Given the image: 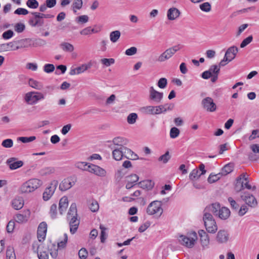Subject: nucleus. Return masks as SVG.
Masks as SVG:
<instances>
[{
	"instance_id": "nucleus-62",
	"label": "nucleus",
	"mask_w": 259,
	"mask_h": 259,
	"mask_svg": "<svg viewBox=\"0 0 259 259\" xmlns=\"http://www.w3.org/2000/svg\"><path fill=\"white\" fill-rule=\"evenodd\" d=\"M95 32V29L91 27H88L80 31V33L81 35H87Z\"/></svg>"
},
{
	"instance_id": "nucleus-56",
	"label": "nucleus",
	"mask_w": 259,
	"mask_h": 259,
	"mask_svg": "<svg viewBox=\"0 0 259 259\" xmlns=\"http://www.w3.org/2000/svg\"><path fill=\"white\" fill-rule=\"evenodd\" d=\"M220 174L217 175L210 174L207 179L208 182L211 184L218 181L220 177L219 176Z\"/></svg>"
},
{
	"instance_id": "nucleus-39",
	"label": "nucleus",
	"mask_w": 259,
	"mask_h": 259,
	"mask_svg": "<svg viewBox=\"0 0 259 259\" xmlns=\"http://www.w3.org/2000/svg\"><path fill=\"white\" fill-rule=\"evenodd\" d=\"M60 47L65 52H72L74 50L73 46L68 42H62L60 44Z\"/></svg>"
},
{
	"instance_id": "nucleus-44",
	"label": "nucleus",
	"mask_w": 259,
	"mask_h": 259,
	"mask_svg": "<svg viewBox=\"0 0 259 259\" xmlns=\"http://www.w3.org/2000/svg\"><path fill=\"white\" fill-rule=\"evenodd\" d=\"M83 2L82 0H74L72 4L73 12L75 13V9L80 10L82 7Z\"/></svg>"
},
{
	"instance_id": "nucleus-51",
	"label": "nucleus",
	"mask_w": 259,
	"mask_h": 259,
	"mask_svg": "<svg viewBox=\"0 0 259 259\" xmlns=\"http://www.w3.org/2000/svg\"><path fill=\"white\" fill-rule=\"evenodd\" d=\"M180 134V130L176 127H173L170 130V137L171 138L175 139L179 136Z\"/></svg>"
},
{
	"instance_id": "nucleus-28",
	"label": "nucleus",
	"mask_w": 259,
	"mask_h": 259,
	"mask_svg": "<svg viewBox=\"0 0 259 259\" xmlns=\"http://www.w3.org/2000/svg\"><path fill=\"white\" fill-rule=\"evenodd\" d=\"M33 17L29 20V24L32 27L41 26L44 25V22L40 18H36L35 14H32Z\"/></svg>"
},
{
	"instance_id": "nucleus-63",
	"label": "nucleus",
	"mask_w": 259,
	"mask_h": 259,
	"mask_svg": "<svg viewBox=\"0 0 259 259\" xmlns=\"http://www.w3.org/2000/svg\"><path fill=\"white\" fill-rule=\"evenodd\" d=\"M150 225L151 223L149 221L146 222L144 224L140 226L138 229L139 232L140 233L144 232L150 226Z\"/></svg>"
},
{
	"instance_id": "nucleus-13",
	"label": "nucleus",
	"mask_w": 259,
	"mask_h": 259,
	"mask_svg": "<svg viewBox=\"0 0 259 259\" xmlns=\"http://www.w3.org/2000/svg\"><path fill=\"white\" fill-rule=\"evenodd\" d=\"M67 218L69 222L70 231L71 233L74 234L78 229L79 221L77 220V216L72 215L67 217Z\"/></svg>"
},
{
	"instance_id": "nucleus-41",
	"label": "nucleus",
	"mask_w": 259,
	"mask_h": 259,
	"mask_svg": "<svg viewBox=\"0 0 259 259\" xmlns=\"http://www.w3.org/2000/svg\"><path fill=\"white\" fill-rule=\"evenodd\" d=\"M77 216L76 205L75 203L71 204L67 217Z\"/></svg>"
},
{
	"instance_id": "nucleus-27",
	"label": "nucleus",
	"mask_w": 259,
	"mask_h": 259,
	"mask_svg": "<svg viewBox=\"0 0 259 259\" xmlns=\"http://www.w3.org/2000/svg\"><path fill=\"white\" fill-rule=\"evenodd\" d=\"M154 182L152 180H147L141 181L138 183L139 186L144 189L151 190L154 186Z\"/></svg>"
},
{
	"instance_id": "nucleus-2",
	"label": "nucleus",
	"mask_w": 259,
	"mask_h": 259,
	"mask_svg": "<svg viewBox=\"0 0 259 259\" xmlns=\"http://www.w3.org/2000/svg\"><path fill=\"white\" fill-rule=\"evenodd\" d=\"M146 212L149 215L155 214L160 217L163 213L161 202L159 201H152L148 205Z\"/></svg>"
},
{
	"instance_id": "nucleus-46",
	"label": "nucleus",
	"mask_w": 259,
	"mask_h": 259,
	"mask_svg": "<svg viewBox=\"0 0 259 259\" xmlns=\"http://www.w3.org/2000/svg\"><path fill=\"white\" fill-rule=\"evenodd\" d=\"M141 111L147 114H153L154 115V107L153 106H147L143 107L141 108Z\"/></svg>"
},
{
	"instance_id": "nucleus-58",
	"label": "nucleus",
	"mask_w": 259,
	"mask_h": 259,
	"mask_svg": "<svg viewBox=\"0 0 259 259\" xmlns=\"http://www.w3.org/2000/svg\"><path fill=\"white\" fill-rule=\"evenodd\" d=\"M200 8L202 11L208 12L211 10V6L208 2H205L200 5Z\"/></svg>"
},
{
	"instance_id": "nucleus-33",
	"label": "nucleus",
	"mask_w": 259,
	"mask_h": 259,
	"mask_svg": "<svg viewBox=\"0 0 259 259\" xmlns=\"http://www.w3.org/2000/svg\"><path fill=\"white\" fill-rule=\"evenodd\" d=\"M27 181L33 191L39 188L42 184V181L37 179H31Z\"/></svg>"
},
{
	"instance_id": "nucleus-57",
	"label": "nucleus",
	"mask_w": 259,
	"mask_h": 259,
	"mask_svg": "<svg viewBox=\"0 0 259 259\" xmlns=\"http://www.w3.org/2000/svg\"><path fill=\"white\" fill-rule=\"evenodd\" d=\"M253 39V37L252 35H249L246 38H245L241 43L240 44V47L241 48H243L245 47H246L247 45H248L249 44H250Z\"/></svg>"
},
{
	"instance_id": "nucleus-14",
	"label": "nucleus",
	"mask_w": 259,
	"mask_h": 259,
	"mask_svg": "<svg viewBox=\"0 0 259 259\" xmlns=\"http://www.w3.org/2000/svg\"><path fill=\"white\" fill-rule=\"evenodd\" d=\"M241 197L242 199L244 200L249 206L254 207L257 204L256 199L252 195H250L248 193H244L243 195L241 196Z\"/></svg>"
},
{
	"instance_id": "nucleus-4",
	"label": "nucleus",
	"mask_w": 259,
	"mask_h": 259,
	"mask_svg": "<svg viewBox=\"0 0 259 259\" xmlns=\"http://www.w3.org/2000/svg\"><path fill=\"white\" fill-rule=\"evenodd\" d=\"M45 99V96L40 92H29L24 96V100L27 104L34 105L39 101Z\"/></svg>"
},
{
	"instance_id": "nucleus-3",
	"label": "nucleus",
	"mask_w": 259,
	"mask_h": 259,
	"mask_svg": "<svg viewBox=\"0 0 259 259\" xmlns=\"http://www.w3.org/2000/svg\"><path fill=\"white\" fill-rule=\"evenodd\" d=\"M182 48V46L178 44L169 48L162 53L158 58L157 61L160 62H164L170 58L177 52Z\"/></svg>"
},
{
	"instance_id": "nucleus-26",
	"label": "nucleus",
	"mask_w": 259,
	"mask_h": 259,
	"mask_svg": "<svg viewBox=\"0 0 259 259\" xmlns=\"http://www.w3.org/2000/svg\"><path fill=\"white\" fill-rule=\"evenodd\" d=\"M230 215V211L227 207H221L217 216L222 220H226Z\"/></svg>"
},
{
	"instance_id": "nucleus-5",
	"label": "nucleus",
	"mask_w": 259,
	"mask_h": 259,
	"mask_svg": "<svg viewBox=\"0 0 259 259\" xmlns=\"http://www.w3.org/2000/svg\"><path fill=\"white\" fill-rule=\"evenodd\" d=\"M191 237H188L183 235H180L179 240L181 244L188 248L193 247L197 239V235L195 232H193L191 234Z\"/></svg>"
},
{
	"instance_id": "nucleus-61",
	"label": "nucleus",
	"mask_w": 259,
	"mask_h": 259,
	"mask_svg": "<svg viewBox=\"0 0 259 259\" xmlns=\"http://www.w3.org/2000/svg\"><path fill=\"white\" fill-rule=\"evenodd\" d=\"M2 145L5 148H11L13 145V141L10 139H6L2 142Z\"/></svg>"
},
{
	"instance_id": "nucleus-30",
	"label": "nucleus",
	"mask_w": 259,
	"mask_h": 259,
	"mask_svg": "<svg viewBox=\"0 0 259 259\" xmlns=\"http://www.w3.org/2000/svg\"><path fill=\"white\" fill-rule=\"evenodd\" d=\"M91 164L86 162L77 161L74 164L76 168L83 171H89V168H91Z\"/></svg>"
},
{
	"instance_id": "nucleus-48",
	"label": "nucleus",
	"mask_w": 259,
	"mask_h": 259,
	"mask_svg": "<svg viewBox=\"0 0 259 259\" xmlns=\"http://www.w3.org/2000/svg\"><path fill=\"white\" fill-rule=\"evenodd\" d=\"M36 139V137L31 136L29 137H21L18 138V140L22 142L23 143L31 142Z\"/></svg>"
},
{
	"instance_id": "nucleus-36",
	"label": "nucleus",
	"mask_w": 259,
	"mask_h": 259,
	"mask_svg": "<svg viewBox=\"0 0 259 259\" xmlns=\"http://www.w3.org/2000/svg\"><path fill=\"white\" fill-rule=\"evenodd\" d=\"M234 166L232 163H229L226 164L222 169L221 174L222 175H227L233 170Z\"/></svg>"
},
{
	"instance_id": "nucleus-31",
	"label": "nucleus",
	"mask_w": 259,
	"mask_h": 259,
	"mask_svg": "<svg viewBox=\"0 0 259 259\" xmlns=\"http://www.w3.org/2000/svg\"><path fill=\"white\" fill-rule=\"evenodd\" d=\"M15 41L0 45L1 49L4 51H16Z\"/></svg>"
},
{
	"instance_id": "nucleus-49",
	"label": "nucleus",
	"mask_w": 259,
	"mask_h": 259,
	"mask_svg": "<svg viewBox=\"0 0 259 259\" xmlns=\"http://www.w3.org/2000/svg\"><path fill=\"white\" fill-rule=\"evenodd\" d=\"M89 208L92 212H96L99 210V206L98 202L96 200H92L90 204Z\"/></svg>"
},
{
	"instance_id": "nucleus-22",
	"label": "nucleus",
	"mask_w": 259,
	"mask_h": 259,
	"mask_svg": "<svg viewBox=\"0 0 259 259\" xmlns=\"http://www.w3.org/2000/svg\"><path fill=\"white\" fill-rule=\"evenodd\" d=\"M124 157L127 159L131 160H136L138 159V156L135 154L130 149L126 147H122Z\"/></svg>"
},
{
	"instance_id": "nucleus-10",
	"label": "nucleus",
	"mask_w": 259,
	"mask_h": 259,
	"mask_svg": "<svg viewBox=\"0 0 259 259\" xmlns=\"http://www.w3.org/2000/svg\"><path fill=\"white\" fill-rule=\"evenodd\" d=\"M149 99L156 103H160L163 96V93L159 92L156 91L153 87L150 88L149 90Z\"/></svg>"
},
{
	"instance_id": "nucleus-50",
	"label": "nucleus",
	"mask_w": 259,
	"mask_h": 259,
	"mask_svg": "<svg viewBox=\"0 0 259 259\" xmlns=\"http://www.w3.org/2000/svg\"><path fill=\"white\" fill-rule=\"evenodd\" d=\"M27 6L31 9H36L38 6V2L36 0H28L26 2Z\"/></svg>"
},
{
	"instance_id": "nucleus-42",
	"label": "nucleus",
	"mask_w": 259,
	"mask_h": 259,
	"mask_svg": "<svg viewBox=\"0 0 259 259\" xmlns=\"http://www.w3.org/2000/svg\"><path fill=\"white\" fill-rule=\"evenodd\" d=\"M236 181L235 189L237 192H239L244 189L243 182H241V177H238L236 179Z\"/></svg>"
},
{
	"instance_id": "nucleus-35",
	"label": "nucleus",
	"mask_w": 259,
	"mask_h": 259,
	"mask_svg": "<svg viewBox=\"0 0 259 259\" xmlns=\"http://www.w3.org/2000/svg\"><path fill=\"white\" fill-rule=\"evenodd\" d=\"M121 35L119 30H115L111 32L109 34L110 39L111 42L115 43L118 41Z\"/></svg>"
},
{
	"instance_id": "nucleus-11",
	"label": "nucleus",
	"mask_w": 259,
	"mask_h": 259,
	"mask_svg": "<svg viewBox=\"0 0 259 259\" xmlns=\"http://www.w3.org/2000/svg\"><path fill=\"white\" fill-rule=\"evenodd\" d=\"M47 231V224L42 222L39 224L37 228V238L39 242L45 240Z\"/></svg>"
},
{
	"instance_id": "nucleus-54",
	"label": "nucleus",
	"mask_w": 259,
	"mask_h": 259,
	"mask_svg": "<svg viewBox=\"0 0 259 259\" xmlns=\"http://www.w3.org/2000/svg\"><path fill=\"white\" fill-rule=\"evenodd\" d=\"M170 158V156L169 155V152L167 151L164 154L159 157L158 160L159 161H162L164 163H166L169 160Z\"/></svg>"
},
{
	"instance_id": "nucleus-24",
	"label": "nucleus",
	"mask_w": 259,
	"mask_h": 259,
	"mask_svg": "<svg viewBox=\"0 0 259 259\" xmlns=\"http://www.w3.org/2000/svg\"><path fill=\"white\" fill-rule=\"evenodd\" d=\"M68 206V200L66 196L61 198L59 201V210L61 214L66 211Z\"/></svg>"
},
{
	"instance_id": "nucleus-60",
	"label": "nucleus",
	"mask_w": 259,
	"mask_h": 259,
	"mask_svg": "<svg viewBox=\"0 0 259 259\" xmlns=\"http://www.w3.org/2000/svg\"><path fill=\"white\" fill-rule=\"evenodd\" d=\"M25 28V25L22 23H18L16 24L14 27L15 30L18 33H21L23 32Z\"/></svg>"
},
{
	"instance_id": "nucleus-18",
	"label": "nucleus",
	"mask_w": 259,
	"mask_h": 259,
	"mask_svg": "<svg viewBox=\"0 0 259 259\" xmlns=\"http://www.w3.org/2000/svg\"><path fill=\"white\" fill-rule=\"evenodd\" d=\"M127 183L125 188L127 189H131L134 187L138 181L139 178L136 174H132L126 177Z\"/></svg>"
},
{
	"instance_id": "nucleus-17",
	"label": "nucleus",
	"mask_w": 259,
	"mask_h": 259,
	"mask_svg": "<svg viewBox=\"0 0 259 259\" xmlns=\"http://www.w3.org/2000/svg\"><path fill=\"white\" fill-rule=\"evenodd\" d=\"M198 234L200 236V242L203 248L208 247L209 244V238L208 235L203 230H200L198 231Z\"/></svg>"
},
{
	"instance_id": "nucleus-37",
	"label": "nucleus",
	"mask_w": 259,
	"mask_h": 259,
	"mask_svg": "<svg viewBox=\"0 0 259 259\" xmlns=\"http://www.w3.org/2000/svg\"><path fill=\"white\" fill-rule=\"evenodd\" d=\"M28 84L30 87L38 90H40L43 87L41 83L32 78H29Z\"/></svg>"
},
{
	"instance_id": "nucleus-53",
	"label": "nucleus",
	"mask_w": 259,
	"mask_h": 259,
	"mask_svg": "<svg viewBox=\"0 0 259 259\" xmlns=\"http://www.w3.org/2000/svg\"><path fill=\"white\" fill-rule=\"evenodd\" d=\"M100 228L101 230V235H100L101 242L102 243H104L106 239V237H107V235L105 232V230L106 229L103 225H100Z\"/></svg>"
},
{
	"instance_id": "nucleus-43",
	"label": "nucleus",
	"mask_w": 259,
	"mask_h": 259,
	"mask_svg": "<svg viewBox=\"0 0 259 259\" xmlns=\"http://www.w3.org/2000/svg\"><path fill=\"white\" fill-rule=\"evenodd\" d=\"M202 175L199 174V170L197 169H193L189 175V179L194 181L198 179Z\"/></svg>"
},
{
	"instance_id": "nucleus-12",
	"label": "nucleus",
	"mask_w": 259,
	"mask_h": 259,
	"mask_svg": "<svg viewBox=\"0 0 259 259\" xmlns=\"http://www.w3.org/2000/svg\"><path fill=\"white\" fill-rule=\"evenodd\" d=\"M15 49L18 50L30 47L32 45V39L30 38H24L15 41Z\"/></svg>"
},
{
	"instance_id": "nucleus-40",
	"label": "nucleus",
	"mask_w": 259,
	"mask_h": 259,
	"mask_svg": "<svg viewBox=\"0 0 259 259\" xmlns=\"http://www.w3.org/2000/svg\"><path fill=\"white\" fill-rule=\"evenodd\" d=\"M38 246L36 249L34 250V252L37 253L38 258L39 259H49L48 253L46 251L38 252Z\"/></svg>"
},
{
	"instance_id": "nucleus-19",
	"label": "nucleus",
	"mask_w": 259,
	"mask_h": 259,
	"mask_svg": "<svg viewBox=\"0 0 259 259\" xmlns=\"http://www.w3.org/2000/svg\"><path fill=\"white\" fill-rule=\"evenodd\" d=\"M181 15V12L177 8L172 7L169 9L167 12V19L169 20L172 21L176 20Z\"/></svg>"
},
{
	"instance_id": "nucleus-1",
	"label": "nucleus",
	"mask_w": 259,
	"mask_h": 259,
	"mask_svg": "<svg viewBox=\"0 0 259 259\" xmlns=\"http://www.w3.org/2000/svg\"><path fill=\"white\" fill-rule=\"evenodd\" d=\"M203 220L206 231L209 233L214 234L218 230L216 222L210 213L205 212L203 214Z\"/></svg>"
},
{
	"instance_id": "nucleus-34",
	"label": "nucleus",
	"mask_w": 259,
	"mask_h": 259,
	"mask_svg": "<svg viewBox=\"0 0 259 259\" xmlns=\"http://www.w3.org/2000/svg\"><path fill=\"white\" fill-rule=\"evenodd\" d=\"M19 191L21 193H28L32 192L33 190L31 188L29 184H28V181L24 183L20 187Z\"/></svg>"
},
{
	"instance_id": "nucleus-64",
	"label": "nucleus",
	"mask_w": 259,
	"mask_h": 259,
	"mask_svg": "<svg viewBox=\"0 0 259 259\" xmlns=\"http://www.w3.org/2000/svg\"><path fill=\"white\" fill-rule=\"evenodd\" d=\"M88 254V251L84 248H81L78 251V256L80 259H85Z\"/></svg>"
},
{
	"instance_id": "nucleus-20",
	"label": "nucleus",
	"mask_w": 259,
	"mask_h": 259,
	"mask_svg": "<svg viewBox=\"0 0 259 259\" xmlns=\"http://www.w3.org/2000/svg\"><path fill=\"white\" fill-rule=\"evenodd\" d=\"M30 215L29 210H25L22 214H17L16 215V221L18 223H23L26 222Z\"/></svg>"
},
{
	"instance_id": "nucleus-47",
	"label": "nucleus",
	"mask_w": 259,
	"mask_h": 259,
	"mask_svg": "<svg viewBox=\"0 0 259 259\" xmlns=\"http://www.w3.org/2000/svg\"><path fill=\"white\" fill-rule=\"evenodd\" d=\"M50 214L52 219H54L56 218L57 214V206L56 204H53L51 205L50 210Z\"/></svg>"
},
{
	"instance_id": "nucleus-21",
	"label": "nucleus",
	"mask_w": 259,
	"mask_h": 259,
	"mask_svg": "<svg viewBox=\"0 0 259 259\" xmlns=\"http://www.w3.org/2000/svg\"><path fill=\"white\" fill-rule=\"evenodd\" d=\"M220 208L221 205L219 203H214L206 206L204 210V213L212 212L214 215H217Z\"/></svg>"
},
{
	"instance_id": "nucleus-9",
	"label": "nucleus",
	"mask_w": 259,
	"mask_h": 259,
	"mask_svg": "<svg viewBox=\"0 0 259 259\" xmlns=\"http://www.w3.org/2000/svg\"><path fill=\"white\" fill-rule=\"evenodd\" d=\"M203 108L209 112H214L216 110L217 106L210 97H206L202 101Z\"/></svg>"
},
{
	"instance_id": "nucleus-15",
	"label": "nucleus",
	"mask_w": 259,
	"mask_h": 259,
	"mask_svg": "<svg viewBox=\"0 0 259 259\" xmlns=\"http://www.w3.org/2000/svg\"><path fill=\"white\" fill-rule=\"evenodd\" d=\"M229 239V234L225 230H220L218 231L216 240L219 243H225Z\"/></svg>"
},
{
	"instance_id": "nucleus-7",
	"label": "nucleus",
	"mask_w": 259,
	"mask_h": 259,
	"mask_svg": "<svg viewBox=\"0 0 259 259\" xmlns=\"http://www.w3.org/2000/svg\"><path fill=\"white\" fill-rule=\"evenodd\" d=\"M6 164L10 170H14L21 167L24 162L22 160H18L17 157H11L7 159Z\"/></svg>"
},
{
	"instance_id": "nucleus-16",
	"label": "nucleus",
	"mask_w": 259,
	"mask_h": 259,
	"mask_svg": "<svg viewBox=\"0 0 259 259\" xmlns=\"http://www.w3.org/2000/svg\"><path fill=\"white\" fill-rule=\"evenodd\" d=\"M88 171L100 177H104L106 174V171L104 169L92 163L91 164V168H89Z\"/></svg>"
},
{
	"instance_id": "nucleus-45",
	"label": "nucleus",
	"mask_w": 259,
	"mask_h": 259,
	"mask_svg": "<svg viewBox=\"0 0 259 259\" xmlns=\"http://www.w3.org/2000/svg\"><path fill=\"white\" fill-rule=\"evenodd\" d=\"M137 118V114L136 113H132L127 116V121L129 124H134L136 122Z\"/></svg>"
},
{
	"instance_id": "nucleus-59",
	"label": "nucleus",
	"mask_w": 259,
	"mask_h": 259,
	"mask_svg": "<svg viewBox=\"0 0 259 259\" xmlns=\"http://www.w3.org/2000/svg\"><path fill=\"white\" fill-rule=\"evenodd\" d=\"M89 17L87 15H81L76 18V21L78 23H85L89 21Z\"/></svg>"
},
{
	"instance_id": "nucleus-52",
	"label": "nucleus",
	"mask_w": 259,
	"mask_h": 259,
	"mask_svg": "<svg viewBox=\"0 0 259 259\" xmlns=\"http://www.w3.org/2000/svg\"><path fill=\"white\" fill-rule=\"evenodd\" d=\"M101 62L105 66L108 67L114 64L115 60L113 58H104L101 60Z\"/></svg>"
},
{
	"instance_id": "nucleus-23",
	"label": "nucleus",
	"mask_w": 259,
	"mask_h": 259,
	"mask_svg": "<svg viewBox=\"0 0 259 259\" xmlns=\"http://www.w3.org/2000/svg\"><path fill=\"white\" fill-rule=\"evenodd\" d=\"M238 52V48L236 46H232L227 49L225 56L232 61L235 58Z\"/></svg>"
},
{
	"instance_id": "nucleus-25",
	"label": "nucleus",
	"mask_w": 259,
	"mask_h": 259,
	"mask_svg": "<svg viewBox=\"0 0 259 259\" xmlns=\"http://www.w3.org/2000/svg\"><path fill=\"white\" fill-rule=\"evenodd\" d=\"M12 205L16 210L22 208L24 205V200L21 197H17L12 201Z\"/></svg>"
},
{
	"instance_id": "nucleus-29",
	"label": "nucleus",
	"mask_w": 259,
	"mask_h": 259,
	"mask_svg": "<svg viewBox=\"0 0 259 259\" xmlns=\"http://www.w3.org/2000/svg\"><path fill=\"white\" fill-rule=\"evenodd\" d=\"M112 142L115 145H117L120 147H125L124 146L127 145L128 141L127 139L122 138V137H116L114 138Z\"/></svg>"
},
{
	"instance_id": "nucleus-8",
	"label": "nucleus",
	"mask_w": 259,
	"mask_h": 259,
	"mask_svg": "<svg viewBox=\"0 0 259 259\" xmlns=\"http://www.w3.org/2000/svg\"><path fill=\"white\" fill-rule=\"evenodd\" d=\"M58 184V182L57 181L54 180L51 183V186L46 189L45 192L43 193L42 196L43 199L45 201H47L51 198L52 196L54 193Z\"/></svg>"
},
{
	"instance_id": "nucleus-55",
	"label": "nucleus",
	"mask_w": 259,
	"mask_h": 259,
	"mask_svg": "<svg viewBox=\"0 0 259 259\" xmlns=\"http://www.w3.org/2000/svg\"><path fill=\"white\" fill-rule=\"evenodd\" d=\"M55 70V66L52 64H46L44 67V70L48 73L53 72Z\"/></svg>"
},
{
	"instance_id": "nucleus-38",
	"label": "nucleus",
	"mask_w": 259,
	"mask_h": 259,
	"mask_svg": "<svg viewBox=\"0 0 259 259\" xmlns=\"http://www.w3.org/2000/svg\"><path fill=\"white\" fill-rule=\"evenodd\" d=\"M92 66V63L91 62L87 64H82L81 66L77 67V74H79L84 72L88 69L91 68Z\"/></svg>"
},
{
	"instance_id": "nucleus-32",
	"label": "nucleus",
	"mask_w": 259,
	"mask_h": 259,
	"mask_svg": "<svg viewBox=\"0 0 259 259\" xmlns=\"http://www.w3.org/2000/svg\"><path fill=\"white\" fill-rule=\"evenodd\" d=\"M112 156L116 160H120L124 157L122 147L114 149L112 151Z\"/></svg>"
},
{
	"instance_id": "nucleus-6",
	"label": "nucleus",
	"mask_w": 259,
	"mask_h": 259,
	"mask_svg": "<svg viewBox=\"0 0 259 259\" xmlns=\"http://www.w3.org/2000/svg\"><path fill=\"white\" fill-rule=\"evenodd\" d=\"M77 179L75 177L71 176L64 179L59 185V189L61 191H65L70 189L76 183Z\"/></svg>"
}]
</instances>
